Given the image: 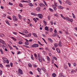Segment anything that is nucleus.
I'll return each instance as SVG.
<instances>
[{"instance_id":"nucleus-1","label":"nucleus","mask_w":77,"mask_h":77,"mask_svg":"<svg viewBox=\"0 0 77 77\" xmlns=\"http://www.w3.org/2000/svg\"><path fill=\"white\" fill-rule=\"evenodd\" d=\"M39 47V45L36 44H35L32 45V47L34 48H36V47Z\"/></svg>"},{"instance_id":"nucleus-2","label":"nucleus","mask_w":77,"mask_h":77,"mask_svg":"<svg viewBox=\"0 0 77 77\" xmlns=\"http://www.w3.org/2000/svg\"><path fill=\"white\" fill-rule=\"evenodd\" d=\"M13 18L14 21H17L18 20V19L15 16L13 15Z\"/></svg>"},{"instance_id":"nucleus-3","label":"nucleus","mask_w":77,"mask_h":77,"mask_svg":"<svg viewBox=\"0 0 77 77\" xmlns=\"http://www.w3.org/2000/svg\"><path fill=\"white\" fill-rule=\"evenodd\" d=\"M18 71L19 72V74H21V75L23 74V70H21V69H18Z\"/></svg>"},{"instance_id":"nucleus-4","label":"nucleus","mask_w":77,"mask_h":77,"mask_svg":"<svg viewBox=\"0 0 77 77\" xmlns=\"http://www.w3.org/2000/svg\"><path fill=\"white\" fill-rule=\"evenodd\" d=\"M37 15H38V17L41 19L43 18V15L41 14H38Z\"/></svg>"},{"instance_id":"nucleus-5","label":"nucleus","mask_w":77,"mask_h":77,"mask_svg":"<svg viewBox=\"0 0 77 77\" xmlns=\"http://www.w3.org/2000/svg\"><path fill=\"white\" fill-rule=\"evenodd\" d=\"M66 19L69 21H71V22H72V21H73V20H72V19H70V18L68 17H66Z\"/></svg>"},{"instance_id":"nucleus-6","label":"nucleus","mask_w":77,"mask_h":77,"mask_svg":"<svg viewBox=\"0 0 77 77\" xmlns=\"http://www.w3.org/2000/svg\"><path fill=\"white\" fill-rule=\"evenodd\" d=\"M39 5L40 7H45V5L44 4L42 3H40L39 4Z\"/></svg>"},{"instance_id":"nucleus-7","label":"nucleus","mask_w":77,"mask_h":77,"mask_svg":"<svg viewBox=\"0 0 77 77\" xmlns=\"http://www.w3.org/2000/svg\"><path fill=\"white\" fill-rule=\"evenodd\" d=\"M38 60L40 62H41L42 61V59H41V57L39 56V54L38 55Z\"/></svg>"},{"instance_id":"nucleus-8","label":"nucleus","mask_w":77,"mask_h":77,"mask_svg":"<svg viewBox=\"0 0 77 77\" xmlns=\"http://www.w3.org/2000/svg\"><path fill=\"white\" fill-rule=\"evenodd\" d=\"M32 35L34 36L35 37V38H38V35H36V34L35 33H33Z\"/></svg>"},{"instance_id":"nucleus-9","label":"nucleus","mask_w":77,"mask_h":77,"mask_svg":"<svg viewBox=\"0 0 77 77\" xmlns=\"http://www.w3.org/2000/svg\"><path fill=\"white\" fill-rule=\"evenodd\" d=\"M59 9H63V8L60 5H59L57 7Z\"/></svg>"},{"instance_id":"nucleus-10","label":"nucleus","mask_w":77,"mask_h":77,"mask_svg":"<svg viewBox=\"0 0 77 77\" xmlns=\"http://www.w3.org/2000/svg\"><path fill=\"white\" fill-rule=\"evenodd\" d=\"M56 50L58 53H60V49H59L58 48H56Z\"/></svg>"},{"instance_id":"nucleus-11","label":"nucleus","mask_w":77,"mask_h":77,"mask_svg":"<svg viewBox=\"0 0 77 77\" xmlns=\"http://www.w3.org/2000/svg\"><path fill=\"white\" fill-rule=\"evenodd\" d=\"M31 14L32 15H34V16H36L38 15V14H36L33 12L31 13Z\"/></svg>"},{"instance_id":"nucleus-12","label":"nucleus","mask_w":77,"mask_h":77,"mask_svg":"<svg viewBox=\"0 0 77 77\" xmlns=\"http://www.w3.org/2000/svg\"><path fill=\"white\" fill-rule=\"evenodd\" d=\"M58 45L59 46L61 47L62 46V43L61 42V41H60L59 42Z\"/></svg>"},{"instance_id":"nucleus-13","label":"nucleus","mask_w":77,"mask_h":77,"mask_svg":"<svg viewBox=\"0 0 77 77\" xmlns=\"http://www.w3.org/2000/svg\"><path fill=\"white\" fill-rule=\"evenodd\" d=\"M48 40L51 42H53V41L52 39H51V38H48Z\"/></svg>"},{"instance_id":"nucleus-14","label":"nucleus","mask_w":77,"mask_h":77,"mask_svg":"<svg viewBox=\"0 0 77 77\" xmlns=\"http://www.w3.org/2000/svg\"><path fill=\"white\" fill-rule=\"evenodd\" d=\"M64 66L65 69H67V65L66 64H64Z\"/></svg>"},{"instance_id":"nucleus-15","label":"nucleus","mask_w":77,"mask_h":77,"mask_svg":"<svg viewBox=\"0 0 77 77\" xmlns=\"http://www.w3.org/2000/svg\"><path fill=\"white\" fill-rule=\"evenodd\" d=\"M2 59L4 61H6L7 60V58L6 57H3L2 58Z\"/></svg>"},{"instance_id":"nucleus-16","label":"nucleus","mask_w":77,"mask_h":77,"mask_svg":"<svg viewBox=\"0 0 77 77\" xmlns=\"http://www.w3.org/2000/svg\"><path fill=\"white\" fill-rule=\"evenodd\" d=\"M23 32L24 33H28V32L27 30H24Z\"/></svg>"},{"instance_id":"nucleus-17","label":"nucleus","mask_w":77,"mask_h":77,"mask_svg":"<svg viewBox=\"0 0 77 77\" xmlns=\"http://www.w3.org/2000/svg\"><path fill=\"white\" fill-rule=\"evenodd\" d=\"M46 58L47 59V60H48V61H50V58L49 57H48V56H47Z\"/></svg>"},{"instance_id":"nucleus-18","label":"nucleus","mask_w":77,"mask_h":77,"mask_svg":"<svg viewBox=\"0 0 77 77\" xmlns=\"http://www.w3.org/2000/svg\"><path fill=\"white\" fill-rule=\"evenodd\" d=\"M45 30H47V31H49V29H48V28L47 26H46L45 27Z\"/></svg>"},{"instance_id":"nucleus-19","label":"nucleus","mask_w":77,"mask_h":77,"mask_svg":"<svg viewBox=\"0 0 77 77\" xmlns=\"http://www.w3.org/2000/svg\"><path fill=\"white\" fill-rule=\"evenodd\" d=\"M0 42L2 44L3 42H5L3 40L0 39Z\"/></svg>"},{"instance_id":"nucleus-20","label":"nucleus","mask_w":77,"mask_h":77,"mask_svg":"<svg viewBox=\"0 0 77 77\" xmlns=\"http://www.w3.org/2000/svg\"><path fill=\"white\" fill-rule=\"evenodd\" d=\"M54 45L55 47L56 48V47H57V46L58 45L57 43H55L54 44Z\"/></svg>"},{"instance_id":"nucleus-21","label":"nucleus","mask_w":77,"mask_h":77,"mask_svg":"<svg viewBox=\"0 0 77 77\" xmlns=\"http://www.w3.org/2000/svg\"><path fill=\"white\" fill-rule=\"evenodd\" d=\"M36 10L38 11H41V10L40 9V8H39V7H37L36 8Z\"/></svg>"},{"instance_id":"nucleus-22","label":"nucleus","mask_w":77,"mask_h":77,"mask_svg":"<svg viewBox=\"0 0 77 77\" xmlns=\"http://www.w3.org/2000/svg\"><path fill=\"white\" fill-rule=\"evenodd\" d=\"M18 17L20 20H21L22 17L21 16V15H20V14H18Z\"/></svg>"},{"instance_id":"nucleus-23","label":"nucleus","mask_w":77,"mask_h":77,"mask_svg":"<svg viewBox=\"0 0 77 77\" xmlns=\"http://www.w3.org/2000/svg\"><path fill=\"white\" fill-rule=\"evenodd\" d=\"M27 23L28 24L30 23V20L29 19H27Z\"/></svg>"},{"instance_id":"nucleus-24","label":"nucleus","mask_w":77,"mask_h":77,"mask_svg":"<svg viewBox=\"0 0 77 77\" xmlns=\"http://www.w3.org/2000/svg\"><path fill=\"white\" fill-rule=\"evenodd\" d=\"M28 5L30 6H33V5L32 3H29Z\"/></svg>"},{"instance_id":"nucleus-25","label":"nucleus","mask_w":77,"mask_h":77,"mask_svg":"<svg viewBox=\"0 0 77 77\" xmlns=\"http://www.w3.org/2000/svg\"><path fill=\"white\" fill-rule=\"evenodd\" d=\"M4 36L5 35H4V34L2 33H0V36L2 37L3 36Z\"/></svg>"},{"instance_id":"nucleus-26","label":"nucleus","mask_w":77,"mask_h":77,"mask_svg":"<svg viewBox=\"0 0 77 77\" xmlns=\"http://www.w3.org/2000/svg\"><path fill=\"white\" fill-rule=\"evenodd\" d=\"M31 57L32 60H35V59H34V58L33 57V56L32 55H31Z\"/></svg>"},{"instance_id":"nucleus-27","label":"nucleus","mask_w":77,"mask_h":77,"mask_svg":"<svg viewBox=\"0 0 77 77\" xmlns=\"http://www.w3.org/2000/svg\"><path fill=\"white\" fill-rule=\"evenodd\" d=\"M3 45L4 46V47H6V44L5 43L3 42Z\"/></svg>"},{"instance_id":"nucleus-28","label":"nucleus","mask_w":77,"mask_h":77,"mask_svg":"<svg viewBox=\"0 0 77 77\" xmlns=\"http://www.w3.org/2000/svg\"><path fill=\"white\" fill-rule=\"evenodd\" d=\"M11 39H13V40H14V41H17V39H16L14 38L13 37H11Z\"/></svg>"},{"instance_id":"nucleus-29","label":"nucleus","mask_w":77,"mask_h":77,"mask_svg":"<svg viewBox=\"0 0 77 77\" xmlns=\"http://www.w3.org/2000/svg\"><path fill=\"white\" fill-rule=\"evenodd\" d=\"M37 70H38V71L39 72H40L41 71V70L39 68H38Z\"/></svg>"},{"instance_id":"nucleus-30","label":"nucleus","mask_w":77,"mask_h":77,"mask_svg":"<svg viewBox=\"0 0 77 77\" xmlns=\"http://www.w3.org/2000/svg\"><path fill=\"white\" fill-rule=\"evenodd\" d=\"M42 69L43 71H44V72H46V70H45V68L44 67L42 68Z\"/></svg>"},{"instance_id":"nucleus-31","label":"nucleus","mask_w":77,"mask_h":77,"mask_svg":"<svg viewBox=\"0 0 77 77\" xmlns=\"http://www.w3.org/2000/svg\"><path fill=\"white\" fill-rule=\"evenodd\" d=\"M25 45H29V42H26L25 43Z\"/></svg>"},{"instance_id":"nucleus-32","label":"nucleus","mask_w":77,"mask_h":77,"mask_svg":"<svg viewBox=\"0 0 77 77\" xmlns=\"http://www.w3.org/2000/svg\"><path fill=\"white\" fill-rule=\"evenodd\" d=\"M28 66L29 67H30V68H32V64H30V63H29L28 64Z\"/></svg>"},{"instance_id":"nucleus-33","label":"nucleus","mask_w":77,"mask_h":77,"mask_svg":"<svg viewBox=\"0 0 77 77\" xmlns=\"http://www.w3.org/2000/svg\"><path fill=\"white\" fill-rule=\"evenodd\" d=\"M5 22H6V23L7 24H8V25H9V22H8V20H6V21H5Z\"/></svg>"},{"instance_id":"nucleus-34","label":"nucleus","mask_w":77,"mask_h":77,"mask_svg":"<svg viewBox=\"0 0 77 77\" xmlns=\"http://www.w3.org/2000/svg\"><path fill=\"white\" fill-rule=\"evenodd\" d=\"M6 67H7L9 68L10 67V64H7L6 65Z\"/></svg>"},{"instance_id":"nucleus-35","label":"nucleus","mask_w":77,"mask_h":77,"mask_svg":"<svg viewBox=\"0 0 77 77\" xmlns=\"http://www.w3.org/2000/svg\"><path fill=\"white\" fill-rule=\"evenodd\" d=\"M0 51L1 52V54H3V50L2 49H0Z\"/></svg>"},{"instance_id":"nucleus-36","label":"nucleus","mask_w":77,"mask_h":77,"mask_svg":"<svg viewBox=\"0 0 77 77\" xmlns=\"http://www.w3.org/2000/svg\"><path fill=\"white\" fill-rule=\"evenodd\" d=\"M62 73H60L58 77H62Z\"/></svg>"},{"instance_id":"nucleus-37","label":"nucleus","mask_w":77,"mask_h":77,"mask_svg":"<svg viewBox=\"0 0 77 77\" xmlns=\"http://www.w3.org/2000/svg\"><path fill=\"white\" fill-rule=\"evenodd\" d=\"M52 76L53 77H55L56 76V74L55 73H53L52 74Z\"/></svg>"},{"instance_id":"nucleus-38","label":"nucleus","mask_w":77,"mask_h":77,"mask_svg":"<svg viewBox=\"0 0 77 77\" xmlns=\"http://www.w3.org/2000/svg\"><path fill=\"white\" fill-rule=\"evenodd\" d=\"M57 35V34L54 33L53 35H52V36H56Z\"/></svg>"},{"instance_id":"nucleus-39","label":"nucleus","mask_w":77,"mask_h":77,"mask_svg":"<svg viewBox=\"0 0 77 77\" xmlns=\"http://www.w3.org/2000/svg\"><path fill=\"white\" fill-rule=\"evenodd\" d=\"M8 47H9V48L10 49V50H12L13 49V48L12 47L9 46V45H8Z\"/></svg>"},{"instance_id":"nucleus-40","label":"nucleus","mask_w":77,"mask_h":77,"mask_svg":"<svg viewBox=\"0 0 77 77\" xmlns=\"http://www.w3.org/2000/svg\"><path fill=\"white\" fill-rule=\"evenodd\" d=\"M13 47H14V48H16L17 50H18V47H17V46H15V45L13 46Z\"/></svg>"},{"instance_id":"nucleus-41","label":"nucleus","mask_w":77,"mask_h":77,"mask_svg":"<svg viewBox=\"0 0 77 77\" xmlns=\"http://www.w3.org/2000/svg\"><path fill=\"white\" fill-rule=\"evenodd\" d=\"M13 33L15 35H17V32H13Z\"/></svg>"},{"instance_id":"nucleus-42","label":"nucleus","mask_w":77,"mask_h":77,"mask_svg":"<svg viewBox=\"0 0 77 77\" xmlns=\"http://www.w3.org/2000/svg\"><path fill=\"white\" fill-rule=\"evenodd\" d=\"M38 44H40V45H41L42 46V44H41V42H39V41H38Z\"/></svg>"},{"instance_id":"nucleus-43","label":"nucleus","mask_w":77,"mask_h":77,"mask_svg":"<svg viewBox=\"0 0 77 77\" xmlns=\"http://www.w3.org/2000/svg\"><path fill=\"white\" fill-rule=\"evenodd\" d=\"M43 22L45 24V26L46 25V24H47V23H46V22L44 20Z\"/></svg>"},{"instance_id":"nucleus-44","label":"nucleus","mask_w":77,"mask_h":77,"mask_svg":"<svg viewBox=\"0 0 77 77\" xmlns=\"http://www.w3.org/2000/svg\"><path fill=\"white\" fill-rule=\"evenodd\" d=\"M34 56L35 57L36 59V57H37V54H36L35 53L34 54Z\"/></svg>"},{"instance_id":"nucleus-45","label":"nucleus","mask_w":77,"mask_h":77,"mask_svg":"<svg viewBox=\"0 0 77 77\" xmlns=\"http://www.w3.org/2000/svg\"><path fill=\"white\" fill-rule=\"evenodd\" d=\"M18 43L19 44H23V42H22L21 41L19 42Z\"/></svg>"},{"instance_id":"nucleus-46","label":"nucleus","mask_w":77,"mask_h":77,"mask_svg":"<svg viewBox=\"0 0 77 77\" xmlns=\"http://www.w3.org/2000/svg\"><path fill=\"white\" fill-rule=\"evenodd\" d=\"M49 10H50V11H51V12H53L54 11V10H53V9H52L50 8H49Z\"/></svg>"},{"instance_id":"nucleus-47","label":"nucleus","mask_w":77,"mask_h":77,"mask_svg":"<svg viewBox=\"0 0 77 77\" xmlns=\"http://www.w3.org/2000/svg\"><path fill=\"white\" fill-rule=\"evenodd\" d=\"M9 5H11V6H12V5H13V4H12V3L11 2H9Z\"/></svg>"},{"instance_id":"nucleus-48","label":"nucleus","mask_w":77,"mask_h":77,"mask_svg":"<svg viewBox=\"0 0 77 77\" xmlns=\"http://www.w3.org/2000/svg\"><path fill=\"white\" fill-rule=\"evenodd\" d=\"M19 6H20V7H21V8H22L23 7V5L21 4H19Z\"/></svg>"},{"instance_id":"nucleus-49","label":"nucleus","mask_w":77,"mask_h":77,"mask_svg":"<svg viewBox=\"0 0 77 77\" xmlns=\"http://www.w3.org/2000/svg\"><path fill=\"white\" fill-rule=\"evenodd\" d=\"M33 20L35 21V22H37V20H36V18H34L33 19Z\"/></svg>"},{"instance_id":"nucleus-50","label":"nucleus","mask_w":77,"mask_h":77,"mask_svg":"<svg viewBox=\"0 0 77 77\" xmlns=\"http://www.w3.org/2000/svg\"><path fill=\"white\" fill-rule=\"evenodd\" d=\"M7 18H8V19H9V20H12V19H11V18L9 16Z\"/></svg>"},{"instance_id":"nucleus-51","label":"nucleus","mask_w":77,"mask_h":77,"mask_svg":"<svg viewBox=\"0 0 77 77\" xmlns=\"http://www.w3.org/2000/svg\"><path fill=\"white\" fill-rule=\"evenodd\" d=\"M0 75H2V70H0Z\"/></svg>"},{"instance_id":"nucleus-52","label":"nucleus","mask_w":77,"mask_h":77,"mask_svg":"<svg viewBox=\"0 0 77 77\" xmlns=\"http://www.w3.org/2000/svg\"><path fill=\"white\" fill-rule=\"evenodd\" d=\"M10 65L11 67H12V66H13V64H12V63H10Z\"/></svg>"},{"instance_id":"nucleus-53","label":"nucleus","mask_w":77,"mask_h":77,"mask_svg":"<svg viewBox=\"0 0 77 77\" xmlns=\"http://www.w3.org/2000/svg\"><path fill=\"white\" fill-rule=\"evenodd\" d=\"M46 75L47 77H50L49 75H48V73H46Z\"/></svg>"},{"instance_id":"nucleus-54","label":"nucleus","mask_w":77,"mask_h":77,"mask_svg":"<svg viewBox=\"0 0 77 77\" xmlns=\"http://www.w3.org/2000/svg\"><path fill=\"white\" fill-rule=\"evenodd\" d=\"M6 16V14H4L2 16V17H5Z\"/></svg>"},{"instance_id":"nucleus-55","label":"nucleus","mask_w":77,"mask_h":77,"mask_svg":"<svg viewBox=\"0 0 77 77\" xmlns=\"http://www.w3.org/2000/svg\"><path fill=\"white\" fill-rule=\"evenodd\" d=\"M31 1L30 0H29L28 1H26V3H30Z\"/></svg>"},{"instance_id":"nucleus-56","label":"nucleus","mask_w":77,"mask_h":77,"mask_svg":"<svg viewBox=\"0 0 77 77\" xmlns=\"http://www.w3.org/2000/svg\"><path fill=\"white\" fill-rule=\"evenodd\" d=\"M52 30H53V29H52V28H51L49 29V31L51 32H52Z\"/></svg>"},{"instance_id":"nucleus-57","label":"nucleus","mask_w":77,"mask_h":77,"mask_svg":"<svg viewBox=\"0 0 77 77\" xmlns=\"http://www.w3.org/2000/svg\"><path fill=\"white\" fill-rule=\"evenodd\" d=\"M50 23H51V25H53V21H51L50 22Z\"/></svg>"},{"instance_id":"nucleus-58","label":"nucleus","mask_w":77,"mask_h":77,"mask_svg":"<svg viewBox=\"0 0 77 77\" xmlns=\"http://www.w3.org/2000/svg\"><path fill=\"white\" fill-rule=\"evenodd\" d=\"M68 65L69 66V67H71V64H70V63H68Z\"/></svg>"},{"instance_id":"nucleus-59","label":"nucleus","mask_w":77,"mask_h":77,"mask_svg":"<svg viewBox=\"0 0 77 77\" xmlns=\"http://www.w3.org/2000/svg\"><path fill=\"white\" fill-rule=\"evenodd\" d=\"M0 67L2 68L3 67V65L2 64H0Z\"/></svg>"},{"instance_id":"nucleus-60","label":"nucleus","mask_w":77,"mask_h":77,"mask_svg":"<svg viewBox=\"0 0 77 77\" xmlns=\"http://www.w3.org/2000/svg\"><path fill=\"white\" fill-rule=\"evenodd\" d=\"M53 9L54 10V11H57V8L56 7L54 8Z\"/></svg>"},{"instance_id":"nucleus-61","label":"nucleus","mask_w":77,"mask_h":77,"mask_svg":"<svg viewBox=\"0 0 77 77\" xmlns=\"http://www.w3.org/2000/svg\"><path fill=\"white\" fill-rule=\"evenodd\" d=\"M33 66L35 67H37V65L35 64L33 65Z\"/></svg>"},{"instance_id":"nucleus-62","label":"nucleus","mask_w":77,"mask_h":77,"mask_svg":"<svg viewBox=\"0 0 77 77\" xmlns=\"http://www.w3.org/2000/svg\"><path fill=\"white\" fill-rule=\"evenodd\" d=\"M7 63V64L9 63V60H6Z\"/></svg>"},{"instance_id":"nucleus-63","label":"nucleus","mask_w":77,"mask_h":77,"mask_svg":"<svg viewBox=\"0 0 77 77\" xmlns=\"http://www.w3.org/2000/svg\"><path fill=\"white\" fill-rule=\"evenodd\" d=\"M29 74H31L32 75V74H33V73L31 71H30Z\"/></svg>"},{"instance_id":"nucleus-64","label":"nucleus","mask_w":77,"mask_h":77,"mask_svg":"<svg viewBox=\"0 0 77 77\" xmlns=\"http://www.w3.org/2000/svg\"><path fill=\"white\" fill-rule=\"evenodd\" d=\"M52 6L53 7V8H55V6L54 5H52Z\"/></svg>"}]
</instances>
